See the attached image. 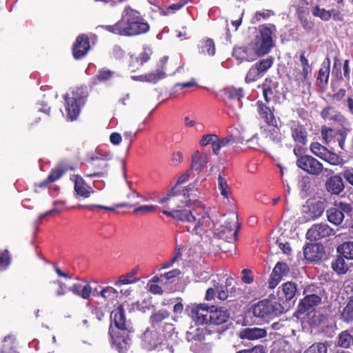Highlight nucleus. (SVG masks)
<instances>
[{"mask_svg":"<svg viewBox=\"0 0 353 353\" xmlns=\"http://www.w3.org/2000/svg\"><path fill=\"white\" fill-rule=\"evenodd\" d=\"M88 97L85 88H76L70 95L65 96V110L67 118L70 121L75 120L80 113L81 108L85 104Z\"/></svg>","mask_w":353,"mask_h":353,"instance_id":"obj_5","label":"nucleus"},{"mask_svg":"<svg viewBox=\"0 0 353 353\" xmlns=\"http://www.w3.org/2000/svg\"><path fill=\"white\" fill-rule=\"evenodd\" d=\"M257 113L261 119H262L268 125L277 127V122L274 116V108H270L267 103L261 101H258L256 103Z\"/></svg>","mask_w":353,"mask_h":353,"instance_id":"obj_18","label":"nucleus"},{"mask_svg":"<svg viewBox=\"0 0 353 353\" xmlns=\"http://www.w3.org/2000/svg\"><path fill=\"white\" fill-rule=\"evenodd\" d=\"M179 274L180 271L177 269L161 274L159 276H156V283L159 282H164L165 283H172L174 279L179 276Z\"/></svg>","mask_w":353,"mask_h":353,"instance_id":"obj_44","label":"nucleus"},{"mask_svg":"<svg viewBox=\"0 0 353 353\" xmlns=\"http://www.w3.org/2000/svg\"><path fill=\"white\" fill-rule=\"evenodd\" d=\"M217 179L218 188L221 196H223L225 199H228L230 195L231 194V190L228 184L227 181L221 174H219Z\"/></svg>","mask_w":353,"mask_h":353,"instance_id":"obj_46","label":"nucleus"},{"mask_svg":"<svg viewBox=\"0 0 353 353\" xmlns=\"http://www.w3.org/2000/svg\"><path fill=\"white\" fill-rule=\"evenodd\" d=\"M154 211V206L152 205H145L136 208L133 210L134 214H145Z\"/></svg>","mask_w":353,"mask_h":353,"instance_id":"obj_63","label":"nucleus"},{"mask_svg":"<svg viewBox=\"0 0 353 353\" xmlns=\"http://www.w3.org/2000/svg\"><path fill=\"white\" fill-rule=\"evenodd\" d=\"M91 160L93 161L92 168L93 171L85 173V175L88 177L104 176L108 174V163L105 159L99 157H92Z\"/></svg>","mask_w":353,"mask_h":353,"instance_id":"obj_22","label":"nucleus"},{"mask_svg":"<svg viewBox=\"0 0 353 353\" xmlns=\"http://www.w3.org/2000/svg\"><path fill=\"white\" fill-rule=\"evenodd\" d=\"M327 347L324 343H315L310 346L304 353H327Z\"/></svg>","mask_w":353,"mask_h":353,"instance_id":"obj_54","label":"nucleus"},{"mask_svg":"<svg viewBox=\"0 0 353 353\" xmlns=\"http://www.w3.org/2000/svg\"><path fill=\"white\" fill-rule=\"evenodd\" d=\"M282 292L285 300L290 301L294 297L297 292V285L292 281L284 283L282 285Z\"/></svg>","mask_w":353,"mask_h":353,"instance_id":"obj_39","label":"nucleus"},{"mask_svg":"<svg viewBox=\"0 0 353 353\" xmlns=\"http://www.w3.org/2000/svg\"><path fill=\"white\" fill-rule=\"evenodd\" d=\"M312 14L314 17L321 19L323 21H328L332 19L335 21L342 22L344 19L342 12L335 8L326 10L316 5L312 10Z\"/></svg>","mask_w":353,"mask_h":353,"instance_id":"obj_14","label":"nucleus"},{"mask_svg":"<svg viewBox=\"0 0 353 353\" xmlns=\"http://www.w3.org/2000/svg\"><path fill=\"white\" fill-rule=\"evenodd\" d=\"M210 157V153L195 151L192 156L190 169L200 173L206 167Z\"/></svg>","mask_w":353,"mask_h":353,"instance_id":"obj_24","label":"nucleus"},{"mask_svg":"<svg viewBox=\"0 0 353 353\" xmlns=\"http://www.w3.org/2000/svg\"><path fill=\"white\" fill-rule=\"evenodd\" d=\"M141 65H142L140 63V59H139V57H136V56H133V55L130 56L128 67L131 72H135Z\"/></svg>","mask_w":353,"mask_h":353,"instance_id":"obj_61","label":"nucleus"},{"mask_svg":"<svg viewBox=\"0 0 353 353\" xmlns=\"http://www.w3.org/2000/svg\"><path fill=\"white\" fill-rule=\"evenodd\" d=\"M168 57H163L158 63V68L156 70V80L161 79L165 77L167 74H172V68L168 63Z\"/></svg>","mask_w":353,"mask_h":353,"instance_id":"obj_36","label":"nucleus"},{"mask_svg":"<svg viewBox=\"0 0 353 353\" xmlns=\"http://www.w3.org/2000/svg\"><path fill=\"white\" fill-rule=\"evenodd\" d=\"M207 333V330L198 328L192 335V340L199 342L203 341L205 339V335Z\"/></svg>","mask_w":353,"mask_h":353,"instance_id":"obj_62","label":"nucleus"},{"mask_svg":"<svg viewBox=\"0 0 353 353\" xmlns=\"http://www.w3.org/2000/svg\"><path fill=\"white\" fill-rule=\"evenodd\" d=\"M337 344L339 347L349 348L351 344L353 345L352 334L349 330L341 332L338 336Z\"/></svg>","mask_w":353,"mask_h":353,"instance_id":"obj_40","label":"nucleus"},{"mask_svg":"<svg viewBox=\"0 0 353 353\" xmlns=\"http://www.w3.org/2000/svg\"><path fill=\"white\" fill-rule=\"evenodd\" d=\"M90 49V41L88 35L81 34L79 35L72 46V56L79 60L84 57Z\"/></svg>","mask_w":353,"mask_h":353,"instance_id":"obj_15","label":"nucleus"},{"mask_svg":"<svg viewBox=\"0 0 353 353\" xmlns=\"http://www.w3.org/2000/svg\"><path fill=\"white\" fill-rule=\"evenodd\" d=\"M225 94L230 100L240 101L244 97V90L242 88H229L225 90Z\"/></svg>","mask_w":353,"mask_h":353,"instance_id":"obj_45","label":"nucleus"},{"mask_svg":"<svg viewBox=\"0 0 353 353\" xmlns=\"http://www.w3.org/2000/svg\"><path fill=\"white\" fill-rule=\"evenodd\" d=\"M218 140V136L215 134H204L199 143L201 146H206L208 145H212V149L215 148L216 141Z\"/></svg>","mask_w":353,"mask_h":353,"instance_id":"obj_51","label":"nucleus"},{"mask_svg":"<svg viewBox=\"0 0 353 353\" xmlns=\"http://www.w3.org/2000/svg\"><path fill=\"white\" fill-rule=\"evenodd\" d=\"M184 5H185V3L178 2V3H173V4L170 5V6H168L167 8V10H165L161 7H159L158 10L161 15L165 16L170 13V11H171L172 12H174L176 10H180Z\"/></svg>","mask_w":353,"mask_h":353,"instance_id":"obj_56","label":"nucleus"},{"mask_svg":"<svg viewBox=\"0 0 353 353\" xmlns=\"http://www.w3.org/2000/svg\"><path fill=\"white\" fill-rule=\"evenodd\" d=\"M128 201L118 203L116 205L117 208H132L136 206L139 203L140 196L139 194L135 192V191H130V194H128Z\"/></svg>","mask_w":353,"mask_h":353,"instance_id":"obj_42","label":"nucleus"},{"mask_svg":"<svg viewBox=\"0 0 353 353\" xmlns=\"http://www.w3.org/2000/svg\"><path fill=\"white\" fill-rule=\"evenodd\" d=\"M267 330L259 327H247L240 332L239 336L242 339L257 340L267 336Z\"/></svg>","mask_w":353,"mask_h":353,"instance_id":"obj_29","label":"nucleus"},{"mask_svg":"<svg viewBox=\"0 0 353 353\" xmlns=\"http://www.w3.org/2000/svg\"><path fill=\"white\" fill-rule=\"evenodd\" d=\"M214 287H215L216 292L217 293V297L219 299L224 301L227 299L228 297V289H225V287L219 283H216L214 285Z\"/></svg>","mask_w":353,"mask_h":353,"instance_id":"obj_59","label":"nucleus"},{"mask_svg":"<svg viewBox=\"0 0 353 353\" xmlns=\"http://www.w3.org/2000/svg\"><path fill=\"white\" fill-rule=\"evenodd\" d=\"M300 66L301 69H297L295 75L296 81H300L303 83L308 82V76L312 72V68L309 64V61L305 57V52H301L300 54Z\"/></svg>","mask_w":353,"mask_h":353,"instance_id":"obj_25","label":"nucleus"},{"mask_svg":"<svg viewBox=\"0 0 353 353\" xmlns=\"http://www.w3.org/2000/svg\"><path fill=\"white\" fill-rule=\"evenodd\" d=\"M262 77L261 74L259 72L257 68L253 65L250 67L249 69L245 78V81L247 83L256 81L259 78Z\"/></svg>","mask_w":353,"mask_h":353,"instance_id":"obj_52","label":"nucleus"},{"mask_svg":"<svg viewBox=\"0 0 353 353\" xmlns=\"http://www.w3.org/2000/svg\"><path fill=\"white\" fill-rule=\"evenodd\" d=\"M310 151L316 157L323 159L327 151V148L319 142H312L310 146Z\"/></svg>","mask_w":353,"mask_h":353,"instance_id":"obj_49","label":"nucleus"},{"mask_svg":"<svg viewBox=\"0 0 353 353\" xmlns=\"http://www.w3.org/2000/svg\"><path fill=\"white\" fill-rule=\"evenodd\" d=\"M230 318V314L227 310L214 305L210 307L208 324L212 325H220L226 323Z\"/></svg>","mask_w":353,"mask_h":353,"instance_id":"obj_20","label":"nucleus"},{"mask_svg":"<svg viewBox=\"0 0 353 353\" xmlns=\"http://www.w3.org/2000/svg\"><path fill=\"white\" fill-rule=\"evenodd\" d=\"M351 207L350 204L341 202L339 206L332 207L326 211L327 218L329 222L339 225L344 220L343 212H350Z\"/></svg>","mask_w":353,"mask_h":353,"instance_id":"obj_13","label":"nucleus"},{"mask_svg":"<svg viewBox=\"0 0 353 353\" xmlns=\"http://www.w3.org/2000/svg\"><path fill=\"white\" fill-rule=\"evenodd\" d=\"M70 179L74 182L76 198L81 197L86 199L90 197L91 194L94 192L92 188L80 175L73 174L71 176Z\"/></svg>","mask_w":353,"mask_h":353,"instance_id":"obj_17","label":"nucleus"},{"mask_svg":"<svg viewBox=\"0 0 353 353\" xmlns=\"http://www.w3.org/2000/svg\"><path fill=\"white\" fill-rule=\"evenodd\" d=\"M192 170L190 168L178 177L177 181L171 190L167 194L170 201L173 204L179 203L181 197H192L194 201L199 198V192L194 183H189L187 186L182 188L181 185L185 183L190 178Z\"/></svg>","mask_w":353,"mask_h":353,"instance_id":"obj_4","label":"nucleus"},{"mask_svg":"<svg viewBox=\"0 0 353 353\" xmlns=\"http://www.w3.org/2000/svg\"><path fill=\"white\" fill-rule=\"evenodd\" d=\"M140 345L145 351L150 352L154 348V330L147 327L140 336Z\"/></svg>","mask_w":353,"mask_h":353,"instance_id":"obj_33","label":"nucleus"},{"mask_svg":"<svg viewBox=\"0 0 353 353\" xmlns=\"http://www.w3.org/2000/svg\"><path fill=\"white\" fill-rule=\"evenodd\" d=\"M322 160L332 165H339L343 163V159L337 154L327 150Z\"/></svg>","mask_w":353,"mask_h":353,"instance_id":"obj_48","label":"nucleus"},{"mask_svg":"<svg viewBox=\"0 0 353 353\" xmlns=\"http://www.w3.org/2000/svg\"><path fill=\"white\" fill-rule=\"evenodd\" d=\"M338 254L346 259L353 260V241H345L336 248Z\"/></svg>","mask_w":353,"mask_h":353,"instance_id":"obj_38","label":"nucleus"},{"mask_svg":"<svg viewBox=\"0 0 353 353\" xmlns=\"http://www.w3.org/2000/svg\"><path fill=\"white\" fill-rule=\"evenodd\" d=\"M313 218H318L321 216L324 211L323 203L322 202H317L312 205L310 208Z\"/></svg>","mask_w":353,"mask_h":353,"instance_id":"obj_57","label":"nucleus"},{"mask_svg":"<svg viewBox=\"0 0 353 353\" xmlns=\"http://www.w3.org/2000/svg\"><path fill=\"white\" fill-rule=\"evenodd\" d=\"M232 57L241 63L253 61L254 54L252 50L245 46H236L233 49Z\"/></svg>","mask_w":353,"mask_h":353,"instance_id":"obj_31","label":"nucleus"},{"mask_svg":"<svg viewBox=\"0 0 353 353\" xmlns=\"http://www.w3.org/2000/svg\"><path fill=\"white\" fill-rule=\"evenodd\" d=\"M296 166L303 172L312 176H319L321 173H326L327 176L333 174V171L329 168H324L323 164L311 155H304L300 159H296Z\"/></svg>","mask_w":353,"mask_h":353,"instance_id":"obj_9","label":"nucleus"},{"mask_svg":"<svg viewBox=\"0 0 353 353\" xmlns=\"http://www.w3.org/2000/svg\"><path fill=\"white\" fill-rule=\"evenodd\" d=\"M334 130L331 128L323 125L321 129V134L323 140L325 143H328L332 141Z\"/></svg>","mask_w":353,"mask_h":353,"instance_id":"obj_58","label":"nucleus"},{"mask_svg":"<svg viewBox=\"0 0 353 353\" xmlns=\"http://www.w3.org/2000/svg\"><path fill=\"white\" fill-rule=\"evenodd\" d=\"M290 129L292 138L295 143H307L308 132L306 125H303L298 121H291Z\"/></svg>","mask_w":353,"mask_h":353,"instance_id":"obj_16","label":"nucleus"},{"mask_svg":"<svg viewBox=\"0 0 353 353\" xmlns=\"http://www.w3.org/2000/svg\"><path fill=\"white\" fill-rule=\"evenodd\" d=\"M290 268L285 263L277 262L272 272L281 276V278L283 279L288 274Z\"/></svg>","mask_w":353,"mask_h":353,"instance_id":"obj_53","label":"nucleus"},{"mask_svg":"<svg viewBox=\"0 0 353 353\" xmlns=\"http://www.w3.org/2000/svg\"><path fill=\"white\" fill-rule=\"evenodd\" d=\"M330 71V59L327 58L321 65L319 70L316 84L319 87L323 88L327 85Z\"/></svg>","mask_w":353,"mask_h":353,"instance_id":"obj_30","label":"nucleus"},{"mask_svg":"<svg viewBox=\"0 0 353 353\" xmlns=\"http://www.w3.org/2000/svg\"><path fill=\"white\" fill-rule=\"evenodd\" d=\"M169 196H165L159 200L160 204L163 205V209L161 211L163 214L168 217L183 222L194 223L195 225L192 230V233L198 234L199 229L203 225L205 216L201 215L196 218L193 212L190 208L196 201H194L192 197H181L179 203L173 204L169 199Z\"/></svg>","mask_w":353,"mask_h":353,"instance_id":"obj_1","label":"nucleus"},{"mask_svg":"<svg viewBox=\"0 0 353 353\" xmlns=\"http://www.w3.org/2000/svg\"><path fill=\"white\" fill-rule=\"evenodd\" d=\"M345 257L338 254L331 263L332 270L339 275L345 274L349 270V266L345 261Z\"/></svg>","mask_w":353,"mask_h":353,"instance_id":"obj_35","label":"nucleus"},{"mask_svg":"<svg viewBox=\"0 0 353 353\" xmlns=\"http://www.w3.org/2000/svg\"><path fill=\"white\" fill-rule=\"evenodd\" d=\"M102 28L112 34L133 37L145 33L148 31L150 26L143 21L139 11L127 6L125 7L119 21L114 25L102 26Z\"/></svg>","mask_w":353,"mask_h":353,"instance_id":"obj_2","label":"nucleus"},{"mask_svg":"<svg viewBox=\"0 0 353 353\" xmlns=\"http://www.w3.org/2000/svg\"><path fill=\"white\" fill-rule=\"evenodd\" d=\"M130 292V291L126 290L124 292V294L129 295ZM120 294H123V289H121L120 291H118L112 286H106L102 288L99 292L95 295L97 296H101L105 300V301L108 303H112L119 296Z\"/></svg>","mask_w":353,"mask_h":353,"instance_id":"obj_27","label":"nucleus"},{"mask_svg":"<svg viewBox=\"0 0 353 353\" xmlns=\"http://www.w3.org/2000/svg\"><path fill=\"white\" fill-rule=\"evenodd\" d=\"M310 289L305 290L303 294L305 296L302 299L297 307V312L299 314H310L315 310L321 302V297L316 294H307Z\"/></svg>","mask_w":353,"mask_h":353,"instance_id":"obj_11","label":"nucleus"},{"mask_svg":"<svg viewBox=\"0 0 353 353\" xmlns=\"http://www.w3.org/2000/svg\"><path fill=\"white\" fill-rule=\"evenodd\" d=\"M210 307L205 303L198 304L190 308L189 316L198 325L208 324Z\"/></svg>","mask_w":353,"mask_h":353,"instance_id":"obj_19","label":"nucleus"},{"mask_svg":"<svg viewBox=\"0 0 353 353\" xmlns=\"http://www.w3.org/2000/svg\"><path fill=\"white\" fill-rule=\"evenodd\" d=\"M243 139L239 137L236 138L233 135L230 134L224 138H219L216 141L215 148H213V154L218 155L219 154L220 149L223 147H226L230 144L233 143H243Z\"/></svg>","mask_w":353,"mask_h":353,"instance_id":"obj_34","label":"nucleus"},{"mask_svg":"<svg viewBox=\"0 0 353 353\" xmlns=\"http://www.w3.org/2000/svg\"><path fill=\"white\" fill-rule=\"evenodd\" d=\"M138 270L134 268L130 272L119 276L118 279L115 281L114 285L117 287H121L123 285H128L134 283L137 280L134 279V276L137 274Z\"/></svg>","mask_w":353,"mask_h":353,"instance_id":"obj_37","label":"nucleus"},{"mask_svg":"<svg viewBox=\"0 0 353 353\" xmlns=\"http://www.w3.org/2000/svg\"><path fill=\"white\" fill-rule=\"evenodd\" d=\"M200 49L201 52L205 54L212 56L215 54V44L212 39H203L201 41Z\"/></svg>","mask_w":353,"mask_h":353,"instance_id":"obj_43","label":"nucleus"},{"mask_svg":"<svg viewBox=\"0 0 353 353\" xmlns=\"http://www.w3.org/2000/svg\"><path fill=\"white\" fill-rule=\"evenodd\" d=\"M335 230L326 223L314 224L307 230L306 238L310 241H319L335 234Z\"/></svg>","mask_w":353,"mask_h":353,"instance_id":"obj_10","label":"nucleus"},{"mask_svg":"<svg viewBox=\"0 0 353 353\" xmlns=\"http://www.w3.org/2000/svg\"><path fill=\"white\" fill-rule=\"evenodd\" d=\"M139 305L140 307V310L143 312H146V310L153 309L154 305L152 303V296L148 293L143 294V299Z\"/></svg>","mask_w":353,"mask_h":353,"instance_id":"obj_55","label":"nucleus"},{"mask_svg":"<svg viewBox=\"0 0 353 353\" xmlns=\"http://www.w3.org/2000/svg\"><path fill=\"white\" fill-rule=\"evenodd\" d=\"M68 291L83 299H88L92 294V288L89 283L83 285L82 283L78 282L68 288Z\"/></svg>","mask_w":353,"mask_h":353,"instance_id":"obj_32","label":"nucleus"},{"mask_svg":"<svg viewBox=\"0 0 353 353\" xmlns=\"http://www.w3.org/2000/svg\"><path fill=\"white\" fill-rule=\"evenodd\" d=\"M114 325L109 327V334L113 347L119 353H126L132 344L130 334L134 332L132 327L126 324L123 305H120L111 313Z\"/></svg>","mask_w":353,"mask_h":353,"instance_id":"obj_3","label":"nucleus"},{"mask_svg":"<svg viewBox=\"0 0 353 353\" xmlns=\"http://www.w3.org/2000/svg\"><path fill=\"white\" fill-rule=\"evenodd\" d=\"M305 259L308 261H318L325 254V248L321 243H308L303 250Z\"/></svg>","mask_w":353,"mask_h":353,"instance_id":"obj_21","label":"nucleus"},{"mask_svg":"<svg viewBox=\"0 0 353 353\" xmlns=\"http://www.w3.org/2000/svg\"><path fill=\"white\" fill-rule=\"evenodd\" d=\"M77 169V166L69 164L60 163L52 169L47 178L38 184L39 188H46L50 184L59 179L68 171H72Z\"/></svg>","mask_w":353,"mask_h":353,"instance_id":"obj_12","label":"nucleus"},{"mask_svg":"<svg viewBox=\"0 0 353 353\" xmlns=\"http://www.w3.org/2000/svg\"><path fill=\"white\" fill-rule=\"evenodd\" d=\"M114 72L110 70L101 69L99 70L97 74L92 79V83L97 85L110 79Z\"/></svg>","mask_w":353,"mask_h":353,"instance_id":"obj_41","label":"nucleus"},{"mask_svg":"<svg viewBox=\"0 0 353 353\" xmlns=\"http://www.w3.org/2000/svg\"><path fill=\"white\" fill-rule=\"evenodd\" d=\"M253 316L256 319L269 321L279 314L281 305L268 299H264L254 304L252 307Z\"/></svg>","mask_w":353,"mask_h":353,"instance_id":"obj_8","label":"nucleus"},{"mask_svg":"<svg viewBox=\"0 0 353 353\" xmlns=\"http://www.w3.org/2000/svg\"><path fill=\"white\" fill-rule=\"evenodd\" d=\"M325 188L332 194L339 195L344 190L343 179L339 175L330 176L325 182Z\"/></svg>","mask_w":353,"mask_h":353,"instance_id":"obj_28","label":"nucleus"},{"mask_svg":"<svg viewBox=\"0 0 353 353\" xmlns=\"http://www.w3.org/2000/svg\"><path fill=\"white\" fill-rule=\"evenodd\" d=\"M156 341V347H159L161 350L167 348L169 345L168 339L163 334L159 333Z\"/></svg>","mask_w":353,"mask_h":353,"instance_id":"obj_60","label":"nucleus"},{"mask_svg":"<svg viewBox=\"0 0 353 353\" xmlns=\"http://www.w3.org/2000/svg\"><path fill=\"white\" fill-rule=\"evenodd\" d=\"M276 26L273 24L262 25L259 29V34L256 37L254 50L259 56H263L270 52L274 46L272 36L276 32Z\"/></svg>","mask_w":353,"mask_h":353,"instance_id":"obj_7","label":"nucleus"},{"mask_svg":"<svg viewBox=\"0 0 353 353\" xmlns=\"http://www.w3.org/2000/svg\"><path fill=\"white\" fill-rule=\"evenodd\" d=\"M239 228L238 215L232 212L224 216L223 224L216 229V234L220 239L225 240L233 245L237 239Z\"/></svg>","mask_w":353,"mask_h":353,"instance_id":"obj_6","label":"nucleus"},{"mask_svg":"<svg viewBox=\"0 0 353 353\" xmlns=\"http://www.w3.org/2000/svg\"><path fill=\"white\" fill-rule=\"evenodd\" d=\"M273 62V58L272 57H270L266 59H261L254 65L257 68L259 72L261 74V75H263V73L267 72L268 70L272 67Z\"/></svg>","mask_w":353,"mask_h":353,"instance_id":"obj_47","label":"nucleus"},{"mask_svg":"<svg viewBox=\"0 0 353 353\" xmlns=\"http://www.w3.org/2000/svg\"><path fill=\"white\" fill-rule=\"evenodd\" d=\"M263 91V97L265 103L268 104L272 101V98L276 96L277 92L278 83L273 81L269 78H266L261 85H258Z\"/></svg>","mask_w":353,"mask_h":353,"instance_id":"obj_26","label":"nucleus"},{"mask_svg":"<svg viewBox=\"0 0 353 353\" xmlns=\"http://www.w3.org/2000/svg\"><path fill=\"white\" fill-rule=\"evenodd\" d=\"M243 276L242 281L246 284H250L254 281V277L252 276V270L250 269H243L241 272Z\"/></svg>","mask_w":353,"mask_h":353,"instance_id":"obj_64","label":"nucleus"},{"mask_svg":"<svg viewBox=\"0 0 353 353\" xmlns=\"http://www.w3.org/2000/svg\"><path fill=\"white\" fill-rule=\"evenodd\" d=\"M11 263L9 251L6 249L0 250V271L6 270Z\"/></svg>","mask_w":353,"mask_h":353,"instance_id":"obj_50","label":"nucleus"},{"mask_svg":"<svg viewBox=\"0 0 353 353\" xmlns=\"http://www.w3.org/2000/svg\"><path fill=\"white\" fill-rule=\"evenodd\" d=\"M339 319L347 324L353 322V295L348 296L343 305L340 303Z\"/></svg>","mask_w":353,"mask_h":353,"instance_id":"obj_23","label":"nucleus"}]
</instances>
